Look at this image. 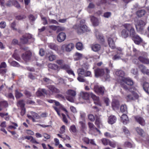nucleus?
I'll list each match as a JSON object with an SVG mask.
<instances>
[{
    "instance_id": "obj_1",
    "label": "nucleus",
    "mask_w": 149,
    "mask_h": 149,
    "mask_svg": "<svg viewBox=\"0 0 149 149\" xmlns=\"http://www.w3.org/2000/svg\"><path fill=\"white\" fill-rule=\"evenodd\" d=\"M125 29H123L121 33V35L123 37L125 38L129 36L131 37L134 36L136 34L134 28L132 24H125L123 25Z\"/></svg>"
},
{
    "instance_id": "obj_2",
    "label": "nucleus",
    "mask_w": 149,
    "mask_h": 149,
    "mask_svg": "<svg viewBox=\"0 0 149 149\" xmlns=\"http://www.w3.org/2000/svg\"><path fill=\"white\" fill-rule=\"evenodd\" d=\"M87 69L84 70L83 68H79L77 70V73L78 75L77 80L80 82H84L85 80L84 79V77L90 76L91 75V72L90 71H87Z\"/></svg>"
},
{
    "instance_id": "obj_3",
    "label": "nucleus",
    "mask_w": 149,
    "mask_h": 149,
    "mask_svg": "<svg viewBox=\"0 0 149 149\" xmlns=\"http://www.w3.org/2000/svg\"><path fill=\"white\" fill-rule=\"evenodd\" d=\"M133 81L129 78H123L120 82L121 87L125 90H129L130 86L133 85Z\"/></svg>"
},
{
    "instance_id": "obj_4",
    "label": "nucleus",
    "mask_w": 149,
    "mask_h": 149,
    "mask_svg": "<svg viewBox=\"0 0 149 149\" xmlns=\"http://www.w3.org/2000/svg\"><path fill=\"white\" fill-rule=\"evenodd\" d=\"M66 98L67 100L71 102L74 101V98L76 95V92L72 90H68L66 92Z\"/></svg>"
},
{
    "instance_id": "obj_5",
    "label": "nucleus",
    "mask_w": 149,
    "mask_h": 149,
    "mask_svg": "<svg viewBox=\"0 0 149 149\" xmlns=\"http://www.w3.org/2000/svg\"><path fill=\"white\" fill-rule=\"evenodd\" d=\"M105 71L107 74L110 72L109 70L107 68L104 69L97 68L94 70L95 75L96 77L102 76L104 73Z\"/></svg>"
},
{
    "instance_id": "obj_6",
    "label": "nucleus",
    "mask_w": 149,
    "mask_h": 149,
    "mask_svg": "<svg viewBox=\"0 0 149 149\" xmlns=\"http://www.w3.org/2000/svg\"><path fill=\"white\" fill-rule=\"evenodd\" d=\"M29 39H31L32 41H34V39L32 35L29 33H26L23 35L20 38L21 42L24 44L27 43Z\"/></svg>"
},
{
    "instance_id": "obj_7",
    "label": "nucleus",
    "mask_w": 149,
    "mask_h": 149,
    "mask_svg": "<svg viewBox=\"0 0 149 149\" xmlns=\"http://www.w3.org/2000/svg\"><path fill=\"white\" fill-rule=\"evenodd\" d=\"M146 24V22L142 20L138 21L135 24V27L137 31H142Z\"/></svg>"
},
{
    "instance_id": "obj_8",
    "label": "nucleus",
    "mask_w": 149,
    "mask_h": 149,
    "mask_svg": "<svg viewBox=\"0 0 149 149\" xmlns=\"http://www.w3.org/2000/svg\"><path fill=\"white\" fill-rule=\"evenodd\" d=\"M74 47V45L73 43H70L68 44H65L61 46V50L63 52L65 51L69 52L73 49Z\"/></svg>"
},
{
    "instance_id": "obj_9",
    "label": "nucleus",
    "mask_w": 149,
    "mask_h": 149,
    "mask_svg": "<svg viewBox=\"0 0 149 149\" xmlns=\"http://www.w3.org/2000/svg\"><path fill=\"white\" fill-rule=\"evenodd\" d=\"M117 38L115 34H113L108 38V43L109 47L112 49H113L115 47L114 41L116 40Z\"/></svg>"
},
{
    "instance_id": "obj_10",
    "label": "nucleus",
    "mask_w": 149,
    "mask_h": 149,
    "mask_svg": "<svg viewBox=\"0 0 149 149\" xmlns=\"http://www.w3.org/2000/svg\"><path fill=\"white\" fill-rule=\"evenodd\" d=\"M73 28L77 30L78 32L80 33L85 31L87 30V27L85 25H79V24H77L73 26Z\"/></svg>"
},
{
    "instance_id": "obj_11",
    "label": "nucleus",
    "mask_w": 149,
    "mask_h": 149,
    "mask_svg": "<svg viewBox=\"0 0 149 149\" xmlns=\"http://www.w3.org/2000/svg\"><path fill=\"white\" fill-rule=\"evenodd\" d=\"M94 89L95 92L99 94L103 95L104 93V87L95 86L94 87Z\"/></svg>"
},
{
    "instance_id": "obj_12",
    "label": "nucleus",
    "mask_w": 149,
    "mask_h": 149,
    "mask_svg": "<svg viewBox=\"0 0 149 149\" xmlns=\"http://www.w3.org/2000/svg\"><path fill=\"white\" fill-rule=\"evenodd\" d=\"M95 125L99 128L102 127L103 125L100 117L95 115Z\"/></svg>"
},
{
    "instance_id": "obj_13",
    "label": "nucleus",
    "mask_w": 149,
    "mask_h": 149,
    "mask_svg": "<svg viewBox=\"0 0 149 149\" xmlns=\"http://www.w3.org/2000/svg\"><path fill=\"white\" fill-rule=\"evenodd\" d=\"M31 115H28L27 116L30 119L32 120L33 122H36L35 118L39 119L40 118V116L38 114L35 112L31 111Z\"/></svg>"
},
{
    "instance_id": "obj_14",
    "label": "nucleus",
    "mask_w": 149,
    "mask_h": 149,
    "mask_svg": "<svg viewBox=\"0 0 149 149\" xmlns=\"http://www.w3.org/2000/svg\"><path fill=\"white\" fill-rule=\"evenodd\" d=\"M46 55L48 58L49 60L50 61L55 60L56 58V56L52 52H47Z\"/></svg>"
},
{
    "instance_id": "obj_15",
    "label": "nucleus",
    "mask_w": 149,
    "mask_h": 149,
    "mask_svg": "<svg viewBox=\"0 0 149 149\" xmlns=\"http://www.w3.org/2000/svg\"><path fill=\"white\" fill-rule=\"evenodd\" d=\"M138 98L139 96L138 94L134 92H132L131 94L127 96V99L129 100H134L138 99Z\"/></svg>"
},
{
    "instance_id": "obj_16",
    "label": "nucleus",
    "mask_w": 149,
    "mask_h": 149,
    "mask_svg": "<svg viewBox=\"0 0 149 149\" xmlns=\"http://www.w3.org/2000/svg\"><path fill=\"white\" fill-rule=\"evenodd\" d=\"M66 37L65 33L63 32L59 33L57 36V40L59 42H61L64 41Z\"/></svg>"
},
{
    "instance_id": "obj_17",
    "label": "nucleus",
    "mask_w": 149,
    "mask_h": 149,
    "mask_svg": "<svg viewBox=\"0 0 149 149\" xmlns=\"http://www.w3.org/2000/svg\"><path fill=\"white\" fill-rule=\"evenodd\" d=\"M138 59L143 63L149 64V59L147 57L143 56H140L139 57Z\"/></svg>"
},
{
    "instance_id": "obj_18",
    "label": "nucleus",
    "mask_w": 149,
    "mask_h": 149,
    "mask_svg": "<svg viewBox=\"0 0 149 149\" xmlns=\"http://www.w3.org/2000/svg\"><path fill=\"white\" fill-rule=\"evenodd\" d=\"M31 56V52L29 51L26 52L22 55V58L25 61H27L30 59Z\"/></svg>"
},
{
    "instance_id": "obj_19",
    "label": "nucleus",
    "mask_w": 149,
    "mask_h": 149,
    "mask_svg": "<svg viewBox=\"0 0 149 149\" xmlns=\"http://www.w3.org/2000/svg\"><path fill=\"white\" fill-rule=\"evenodd\" d=\"M138 67L143 73L146 74L149 76V70L147 69L145 66L142 64H141L139 65Z\"/></svg>"
},
{
    "instance_id": "obj_20",
    "label": "nucleus",
    "mask_w": 149,
    "mask_h": 149,
    "mask_svg": "<svg viewBox=\"0 0 149 149\" xmlns=\"http://www.w3.org/2000/svg\"><path fill=\"white\" fill-rule=\"evenodd\" d=\"M136 120L141 125L144 126L145 124V121L142 117L139 116L134 117Z\"/></svg>"
},
{
    "instance_id": "obj_21",
    "label": "nucleus",
    "mask_w": 149,
    "mask_h": 149,
    "mask_svg": "<svg viewBox=\"0 0 149 149\" xmlns=\"http://www.w3.org/2000/svg\"><path fill=\"white\" fill-rule=\"evenodd\" d=\"M116 117L115 116L112 115L108 117L107 121L109 124L112 125L116 123Z\"/></svg>"
},
{
    "instance_id": "obj_22",
    "label": "nucleus",
    "mask_w": 149,
    "mask_h": 149,
    "mask_svg": "<svg viewBox=\"0 0 149 149\" xmlns=\"http://www.w3.org/2000/svg\"><path fill=\"white\" fill-rule=\"evenodd\" d=\"M91 47L92 50L95 52L100 51L101 49V46L98 44H93L91 45Z\"/></svg>"
},
{
    "instance_id": "obj_23",
    "label": "nucleus",
    "mask_w": 149,
    "mask_h": 149,
    "mask_svg": "<svg viewBox=\"0 0 149 149\" xmlns=\"http://www.w3.org/2000/svg\"><path fill=\"white\" fill-rule=\"evenodd\" d=\"M131 37L133 38L135 43L137 45L139 44L142 41V39L136 34H134V36Z\"/></svg>"
},
{
    "instance_id": "obj_24",
    "label": "nucleus",
    "mask_w": 149,
    "mask_h": 149,
    "mask_svg": "<svg viewBox=\"0 0 149 149\" xmlns=\"http://www.w3.org/2000/svg\"><path fill=\"white\" fill-rule=\"evenodd\" d=\"M121 119L122 122L124 124H126L129 122L128 117L126 114H123L121 117Z\"/></svg>"
},
{
    "instance_id": "obj_25",
    "label": "nucleus",
    "mask_w": 149,
    "mask_h": 149,
    "mask_svg": "<svg viewBox=\"0 0 149 149\" xmlns=\"http://www.w3.org/2000/svg\"><path fill=\"white\" fill-rule=\"evenodd\" d=\"M91 19L93 26H96L98 25L99 22L97 18L93 16L91 17Z\"/></svg>"
},
{
    "instance_id": "obj_26",
    "label": "nucleus",
    "mask_w": 149,
    "mask_h": 149,
    "mask_svg": "<svg viewBox=\"0 0 149 149\" xmlns=\"http://www.w3.org/2000/svg\"><path fill=\"white\" fill-rule=\"evenodd\" d=\"M48 89L52 93H59V90L52 85H49L47 86Z\"/></svg>"
},
{
    "instance_id": "obj_27",
    "label": "nucleus",
    "mask_w": 149,
    "mask_h": 149,
    "mask_svg": "<svg viewBox=\"0 0 149 149\" xmlns=\"http://www.w3.org/2000/svg\"><path fill=\"white\" fill-rule=\"evenodd\" d=\"M119 102L117 100H113L112 103V106L113 109H118L119 106Z\"/></svg>"
},
{
    "instance_id": "obj_28",
    "label": "nucleus",
    "mask_w": 149,
    "mask_h": 149,
    "mask_svg": "<svg viewBox=\"0 0 149 149\" xmlns=\"http://www.w3.org/2000/svg\"><path fill=\"white\" fill-rule=\"evenodd\" d=\"M115 74L117 76H119L121 78V80L125 76V73L124 71L120 70H117Z\"/></svg>"
},
{
    "instance_id": "obj_29",
    "label": "nucleus",
    "mask_w": 149,
    "mask_h": 149,
    "mask_svg": "<svg viewBox=\"0 0 149 149\" xmlns=\"http://www.w3.org/2000/svg\"><path fill=\"white\" fill-rule=\"evenodd\" d=\"M80 96L84 99L87 100L89 98V94L87 92H81L80 93Z\"/></svg>"
},
{
    "instance_id": "obj_30",
    "label": "nucleus",
    "mask_w": 149,
    "mask_h": 149,
    "mask_svg": "<svg viewBox=\"0 0 149 149\" xmlns=\"http://www.w3.org/2000/svg\"><path fill=\"white\" fill-rule=\"evenodd\" d=\"M95 33L96 38L99 40H100L102 42L104 41V39L102 35L97 30H95Z\"/></svg>"
},
{
    "instance_id": "obj_31",
    "label": "nucleus",
    "mask_w": 149,
    "mask_h": 149,
    "mask_svg": "<svg viewBox=\"0 0 149 149\" xmlns=\"http://www.w3.org/2000/svg\"><path fill=\"white\" fill-rule=\"evenodd\" d=\"M143 86L144 90L149 94V83L145 82L143 84Z\"/></svg>"
},
{
    "instance_id": "obj_32",
    "label": "nucleus",
    "mask_w": 149,
    "mask_h": 149,
    "mask_svg": "<svg viewBox=\"0 0 149 149\" xmlns=\"http://www.w3.org/2000/svg\"><path fill=\"white\" fill-rule=\"evenodd\" d=\"M82 54L78 52L76 53L74 56V58L75 61L80 60L82 58Z\"/></svg>"
},
{
    "instance_id": "obj_33",
    "label": "nucleus",
    "mask_w": 149,
    "mask_h": 149,
    "mask_svg": "<svg viewBox=\"0 0 149 149\" xmlns=\"http://www.w3.org/2000/svg\"><path fill=\"white\" fill-rule=\"evenodd\" d=\"M146 13L144 10H140L137 11L136 13L137 15L139 17H141L144 15Z\"/></svg>"
},
{
    "instance_id": "obj_34",
    "label": "nucleus",
    "mask_w": 149,
    "mask_h": 149,
    "mask_svg": "<svg viewBox=\"0 0 149 149\" xmlns=\"http://www.w3.org/2000/svg\"><path fill=\"white\" fill-rule=\"evenodd\" d=\"M91 97L94 100V102L96 104H99V98L97 97L95 95L92 94Z\"/></svg>"
},
{
    "instance_id": "obj_35",
    "label": "nucleus",
    "mask_w": 149,
    "mask_h": 149,
    "mask_svg": "<svg viewBox=\"0 0 149 149\" xmlns=\"http://www.w3.org/2000/svg\"><path fill=\"white\" fill-rule=\"evenodd\" d=\"M49 47L51 49L55 51H57L58 50V47L54 44L51 43L48 45Z\"/></svg>"
},
{
    "instance_id": "obj_36",
    "label": "nucleus",
    "mask_w": 149,
    "mask_h": 149,
    "mask_svg": "<svg viewBox=\"0 0 149 149\" xmlns=\"http://www.w3.org/2000/svg\"><path fill=\"white\" fill-rule=\"evenodd\" d=\"M49 68L54 70H56L58 68V66L56 64L54 63L50 64L48 65Z\"/></svg>"
},
{
    "instance_id": "obj_37",
    "label": "nucleus",
    "mask_w": 149,
    "mask_h": 149,
    "mask_svg": "<svg viewBox=\"0 0 149 149\" xmlns=\"http://www.w3.org/2000/svg\"><path fill=\"white\" fill-rule=\"evenodd\" d=\"M8 62L13 66L16 67L19 66V65L18 63L15 61H12V60L11 58L8 60Z\"/></svg>"
},
{
    "instance_id": "obj_38",
    "label": "nucleus",
    "mask_w": 149,
    "mask_h": 149,
    "mask_svg": "<svg viewBox=\"0 0 149 149\" xmlns=\"http://www.w3.org/2000/svg\"><path fill=\"white\" fill-rule=\"evenodd\" d=\"M70 68V66L68 64H65L60 66L61 68L65 70L66 71L69 69Z\"/></svg>"
},
{
    "instance_id": "obj_39",
    "label": "nucleus",
    "mask_w": 149,
    "mask_h": 149,
    "mask_svg": "<svg viewBox=\"0 0 149 149\" xmlns=\"http://www.w3.org/2000/svg\"><path fill=\"white\" fill-rule=\"evenodd\" d=\"M17 106L20 107L21 108L24 107L25 104L24 101L22 100H19L18 102Z\"/></svg>"
},
{
    "instance_id": "obj_40",
    "label": "nucleus",
    "mask_w": 149,
    "mask_h": 149,
    "mask_svg": "<svg viewBox=\"0 0 149 149\" xmlns=\"http://www.w3.org/2000/svg\"><path fill=\"white\" fill-rule=\"evenodd\" d=\"M76 48L79 50H81L83 48L82 44L80 42L77 43L76 46Z\"/></svg>"
},
{
    "instance_id": "obj_41",
    "label": "nucleus",
    "mask_w": 149,
    "mask_h": 149,
    "mask_svg": "<svg viewBox=\"0 0 149 149\" xmlns=\"http://www.w3.org/2000/svg\"><path fill=\"white\" fill-rule=\"evenodd\" d=\"M102 143L104 145H107L109 144L110 140L106 138H103L101 139Z\"/></svg>"
},
{
    "instance_id": "obj_42",
    "label": "nucleus",
    "mask_w": 149,
    "mask_h": 149,
    "mask_svg": "<svg viewBox=\"0 0 149 149\" xmlns=\"http://www.w3.org/2000/svg\"><path fill=\"white\" fill-rule=\"evenodd\" d=\"M124 146L126 147H127L130 148H131L134 146V145L132 144L131 143L127 141L125 142Z\"/></svg>"
},
{
    "instance_id": "obj_43",
    "label": "nucleus",
    "mask_w": 149,
    "mask_h": 149,
    "mask_svg": "<svg viewBox=\"0 0 149 149\" xmlns=\"http://www.w3.org/2000/svg\"><path fill=\"white\" fill-rule=\"evenodd\" d=\"M41 19L42 21V23L44 25H46L48 24V22L47 18L42 15H40Z\"/></svg>"
},
{
    "instance_id": "obj_44",
    "label": "nucleus",
    "mask_w": 149,
    "mask_h": 149,
    "mask_svg": "<svg viewBox=\"0 0 149 149\" xmlns=\"http://www.w3.org/2000/svg\"><path fill=\"white\" fill-rule=\"evenodd\" d=\"M88 125L89 128L91 130H93L94 129H95V128H96V127L92 123L90 122H88Z\"/></svg>"
},
{
    "instance_id": "obj_45",
    "label": "nucleus",
    "mask_w": 149,
    "mask_h": 149,
    "mask_svg": "<svg viewBox=\"0 0 149 149\" xmlns=\"http://www.w3.org/2000/svg\"><path fill=\"white\" fill-rule=\"evenodd\" d=\"M136 130L138 133L141 136H142L144 133L143 131L139 127H137L136 128Z\"/></svg>"
},
{
    "instance_id": "obj_46",
    "label": "nucleus",
    "mask_w": 149,
    "mask_h": 149,
    "mask_svg": "<svg viewBox=\"0 0 149 149\" xmlns=\"http://www.w3.org/2000/svg\"><path fill=\"white\" fill-rule=\"evenodd\" d=\"M17 51V50H15V51L14 54L12 56L16 60L19 61L20 59V58L18 55L16 53V52Z\"/></svg>"
},
{
    "instance_id": "obj_47",
    "label": "nucleus",
    "mask_w": 149,
    "mask_h": 149,
    "mask_svg": "<svg viewBox=\"0 0 149 149\" xmlns=\"http://www.w3.org/2000/svg\"><path fill=\"white\" fill-rule=\"evenodd\" d=\"M120 110L122 112H125L127 111V108L125 105H122L120 107Z\"/></svg>"
},
{
    "instance_id": "obj_48",
    "label": "nucleus",
    "mask_w": 149,
    "mask_h": 149,
    "mask_svg": "<svg viewBox=\"0 0 149 149\" xmlns=\"http://www.w3.org/2000/svg\"><path fill=\"white\" fill-rule=\"evenodd\" d=\"M79 123L80 124L82 130H84L86 129V127L84 122L80 121L79 122Z\"/></svg>"
},
{
    "instance_id": "obj_49",
    "label": "nucleus",
    "mask_w": 149,
    "mask_h": 149,
    "mask_svg": "<svg viewBox=\"0 0 149 149\" xmlns=\"http://www.w3.org/2000/svg\"><path fill=\"white\" fill-rule=\"evenodd\" d=\"M11 123L14 125V126H13L12 125H9L8 126V129H15L16 128V127H17L18 126L17 124L15 123L11 122Z\"/></svg>"
},
{
    "instance_id": "obj_50",
    "label": "nucleus",
    "mask_w": 149,
    "mask_h": 149,
    "mask_svg": "<svg viewBox=\"0 0 149 149\" xmlns=\"http://www.w3.org/2000/svg\"><path fill=\"white\" fill-rule=\"evenodd\" d=\"M13 4L18 8H20V6L19 4L17 1L15 0H13Z\"/></svg>"
},
{
    "instance_id": "obj_51",
    "label": "nucleus",
    "mask_w": 149,
    "mask_h": 149,
    "mask_svg": "<svg viewBox=\"0 0 149 149\" xmlns=\"http://www.w3.org/2000/svg\"><path fill=\"white\" fill-rule=\"evenodd\" d=\"M23 95V94L22 93L19 92L18 91H15V96L17 98H19L21 97Z\"/></svg>"
},
{
    "instance_id": "obj_52",
    "label": "nucleus",
    "mask_w": 149,
    "mask_h": 149,
    "mask_svg": "<svg viewBox=\"0 0 149 149\" xmlns=\"http://www.w3.org/2000/svg\"><path fill=\"white\" fill-rule=\"evenodd\" d=\"M88 118L91 121L93 122L95 119V116L93 114H90L88 115Z\"/></svg>"
},
{
    "instance_id": "obj_53",
    "label": "nucleus",
    "mask_w": 149,
    "mask_h": 149,
    "mask_svg": "<svg viewBox=\"0 0 149 149\" xmlns=\"http://www.w3.org/2000/svg\"><path fill=\"white\" fill-rule=\"evenodd\" d=\"M0 106L6 107L8 106V104L6 101H1L0 102Z\"/></svg>"
},
{
    "instance_id": "obj_54",
    "label": "nucleus",
    "mask_w": 149,
    "mask_h": 149,
    "mask_svg": "<svg viewBox=\"0 0 149 149\" xmlns=\"http://www.w3.org/2000/svg\"><path fill=\"white\" fill-rule=\"evenodd\" d=\"M70 130L71 132H76L77 131L75 126L74 125H72L70 127Z\"/></svg>"
},
{
    "instance_id": "obj_55",
    "label": "nucleus",
    "mask_w": 149,
    "mask_h": 149,
    "mask_svg": "<svg viewBox=\"0 0 149 149\" xmlns=\"http://www.w3.org/2000/svg\"><path fill=\"white\" fill-rule=\"evenodd\" d=\"M108 2L107 0H101L100 2H97L96 5L97 6H100L101 4L105 3Z\"/></svg>"
},
{
    "instance_id": "obj_56",
    "label": "nucleus",
    "mask_w": 149,
    "mask_h": 149,
    "mask_svg": "<svg viewBox=\"0 0 149 149\" xmlns=\"http://www.w3.org/2000/svg\"><path fill=\"white\" fill-rule=\"evenodd\" d=\"M66 72L69 74L72 75L74 76H75V74L73 71L70 68L69 69L67 70Z\"/></svg>"
},
{
    "instance_id": "obj_57",
    "label": "nucleus",
    "mask_w": 149,
    "mask_h": 149,
    "mask_svg": "<svg viewBox=\"0 0 149 149\" xmlns=\"http://www.w3.org/2000/svg\"><path fill=\"white\" fill-rule=\"evenodd\" d=\"M117 54L118 55L120 56H121L123 54V53L122 52V49L120 48H118L117 49Z\"/></svg>"
},
{
    "instance_id": "obj_58",
    "label": "nucleus",
    "mask_w": 149,
    "mask_h": 149,
    "mask_svg": "<svg viewBox=\"0 0 149 149\" xmlns=\"http://www.w3.org/2000/svg\"><path fill=\"white\" fill-rule=\"evenodd\" d=\"M16 26V24L15 22H13L10 25L11 28V29L17 31V29L15 27Z\"/></svg>"
},
{
    "instance_id": "obj_59",
    "label": "nucleus",
    "mask_w": 149,
    "mask_h": 149,
    "mask_svg": "<svg viewBox=\"0 0 149 149\" xmlns=\"http://www.w3.org/2000/svg\"><path fill=\"white\" fill-rule=\"evenodd\" d=\"M109 145L112 148H115L116 146V143L114 141H110Z\"/></svg>"
},
{
    "instance_id": "obj_60",
    "label": "nucleus",
    "mask_w": 149,
    "mask_h": 149,
    "mask_svg": "<svg viewBox=\"0 0 149 149\" xmlns=\"http://www.w3.org/2000/svg\"><path fill=\"white\" fill-rule=\"evenodd\" d=\"M7 72L6 68H0V74L2 75L5 74Z\"/></svg>"
},
{
    "instance_id": "obj_61",
    "label": "nucleus",
    "mask_w": 149,
    "mask_h": 149,
    "mask_svg": "<svg viewBox=\"0 0 149 149\" xmlns=\"http://www.w3.org/2000/svg\"><path fill=\"white\" fill-rule=\"evenodd\" d=\"M26 17L24 15H19L16 16V19L18 20H22L25 18Z\"/></svg>"
},
{
    "instance_id": "obj_62",
    "label": "nucleus",
    "mask_w": 149,
    "mask_h": 149,
    "mask_svg": "<svg viewBox=\"0 0 149 149\" xmlns=\"http://www.w3.org/2000/svg\"><path fill=\"white\" fill-rule=\"evenodd\" d=\"M56 62L58 64L61 66L62 65H63V64L64 62V61L62 59H58L56 61Z\"/></svg>"
},
{
    "instance_id": "obj_63",
    "label": "nucleus",
    "mask_w": 149,
    "mask_h": 149,
    "mask_svg": "<svg viewBox=\"0 0 149 149\" xmlns=\"http://www.w3.org/2000/svg\"><path fill=\"white\" fill-rule=\"evenodd\" d=\"M123 132L125 134H127V135H128L130 134L129 131L126 127H123Z\"/></svg>"
},
{
    "instance_id": "obj_64",
    "label": "nucleus",
    "mask_w": 149,
    "mask_h": 149,
    "mask_svg": "<svg viewBox=\"0 0 149 149\" xmlns=\"http://www.w3.org/2000/svg\"><path fill=\"white\" fill-rule=\"evenodd\" d=\"M65 125H63L60 128V132L61 134H63L65 132Z\"/></svg>"
}]
</instances>
